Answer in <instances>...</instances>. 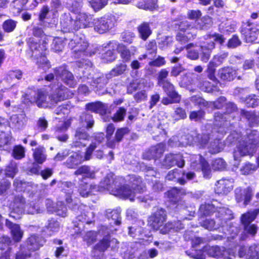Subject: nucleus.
<instances>
[{
	"label": "nucleus",
	"instance_id": "nucleus-1",
	"mask_svg": "<svg viewBox=\"0 0 259 259\" xmlns=\"http://www.w3.org/2000/svg\"><path fill=\"white\" fill-rule=\"evenodd\" d=\"M227 140L230 143L238 142L237 149L234 152V159L237 160L241 157L252 155L255 152L259 143V132L251 131L242 137L240 133L234 131L228 137Z\"/></svg>",
	"mask_w": 259,
	"mask_h": 259
},
{
	"label": "nucleus",
	"instance_id": "nucleus-2",
	"mask_svg": "<svg viewBox=\"0 0 259 259\" xmlns=\"http://www.w3.org/2000/svg\"><path fill=\"white\" fill-rule=\"evenodd\" d=\"M25 199L22 195L16 196L12 204L13 211L11 212L10 216L17 219L20 218V215L25 211L31 214L40 212L41 209L38 204H35L32 201L27 205V209L25 210Z\"/></svg>",
	"mask_w": 259,
	"mask_h": 259
},
{
	"label": "nucleus",
	"instance_id": "nucleus-3",
	"mask_svg": "<svg viewBox=\"0 0 259 259\" xmlns=\"http://www.w3.org/2000/svg\"><path fill=\"white\" fill-rule=\"evenodd\" d=\"M27 44L32 52V56L37 60V63L40 64L47 65L48 61L45 57L47 50V42L44 40L41 45H38L37 40L34 38L30 37L27 40Z\"/></svg>",
	"mask_w": 259,
	"mask_h": 259
},
{
	"label": "nucleus",
	"instance_id": "nucleus-4",
	"mask_svg": "<svg viewBox=\"0 0 259 259\" xmlns=\"http://www.w3.org/2000/svg\"><path fill=\"white\" fill-rule=\"evenodd\" d=\"M97 147L98 145L96 143H92L87 148L84 156L78 152L72 153L66 161L67 166L69 168H73L84 160H90L92 157L93 151Z\"/></svg>",
	"mask_w": 259,
	"mask_h": 259
},
{
	"label": "nucleus",
	"instance_id": "nucleus-5",
	"mask_svg": "<svg viewBox=\"0 0 259 259\" xmlns=\"http://www.w3.org/2000/svg\"><path fill=\"white\" fill-rule=\"evenodd\" d=\"M207 37L209 40H207L201 46L202 52L201 59L204 62H207L209 59L211 51L214 48V41L218 42L220 44H222L224 42L223 35L220 34L214 33L212 34L208 35Z\"/></svg>",
	"mask_w": 259,
	"mask_h": 259
},
{
	"label": "nucleus",
	"instance_id": "nucleus-6",
	"mask_svg": "<svg viewBox=\"0 0 259 259\" xmlns=\"http://www.w3.org/2000/svg\"><path fill=\"white\" fill-rule=\"evenodd\" d=\"M115 18L112 15H105L101 18L94 19V29L99 33H104L112 29L115 25Z\"/></svg>",
	"mask_w": 259,
	"mask_h": 259
},
{
	"label": "nucleus",
	"instance_id": "nucleus-7",
	"mask_svg": "<svg viewBox=\"0 0 259 259\" xmlns=\"http://www.w3.org/2000/svg\"><path fill=\"white\" fill-rule=\"evenodd\" d=\"M69 47L74 50V52H84L87 55L91 56L95 52L91 53L86 51L89 47V44L82 34L75 35L68 44Z\"/></svg>",
	"mask_w": 259,
	"mask_h": 259
},
{
	"label": "nucleus",
	"instance_id": "nucleus-8",
	"mask_svg": "<svg viewBox=\"0 0 259 259\" xmlns=\"http://www.w3.org/2000/svg\"><path fill=\"white\" fill-rule=\"evenodd\" d=\"M191 167L196 170H201L205 178H209L211 169L208 163L200 155H192L191 157Z\"/></svg>",
	"mask_w": 259,
	"mask_h": 259
},
{
	"label": "nucleus",
	"instance_id": "nucleus-9",
	"mask_svg": "<svg viewBox=\"0 0 259 259\" xmlns=\"http://www.w3.org/2000/svg\"><path fill=\"white\" fill-rule=\"evenodd\" d=\"M107 45L109 48L116 49L121 58L125 62L129 61L137 51L135 47L132 46L129 49L123 44H118L116 41H110Z\"/></svg>",
	"mask_w": 259,
	"mask_h": 259
},
{
	"label": "nucleus",
	"instance_id": "nucleus-10",
	"mask_svg": "<svg viewBox=\"0 0 259 259\" xmlns=\"http://www.w3.org/2000/svg\"><path fill=\"white\" fill-rule=\"evenodd\" d=\"M205 250L209 256L213 257H222L224 259H234L235 258L233 253L225 250L224 247L219 246L207 247L205 248Z\"/></svg>",
	"mask_w": 259,
	"mask_h": 259
},
{
	"label": "nucleus",
	"instance_id": "nucleus-11",
	"mask_svg": "<svg viewBox=\"0 0 259 259\" xmlns=\"http://www.w3.org/2000/svg\"><path fill=\"white\" fill-rule=\"evenodd\" d=\"M124 182V180L121 177H118L115 179L113 178V175L111 173L108 174L104 179L101 182V187L111 190L112 194L115 192L116 188Z\"/></svg>",
	"mask_w": 259,
	"mask_h": 259
},
{
	"label": "nucleus",
	"instance_id": "nucleus-12",
	"mask_svg": "<svg viewBox=\"0 0 259 259\" xmlns=\"http://www.w3.org/2000/svg\"><path fill=\"white\" fill-rule=\"evenodd\" d=\"M234 181L232 179H222L215 184V192L219 194L226 195L233 188Z\"/></svg>",
	"mask_w": 259,
	"mask_h": 259
},
{
	"label": "nucleus",
	"instance_id": "nucleus-13",
	"mask_svg": "<svg viewBox=\"0 0 259 259\" xmlns=\"http://www.w3.org/2000/svg\"><path fill=\"white\" fill-rule=\"evenodd\" d=\"M54 72L57 76H59L61 79L69 87H74L76 82L74 80L72 73L68 71L64 67L61 66L55 69Z\"/></svg>",
	"mask_w": 259,
	"mask_h": 259
},
{
	"label": "nucleus",
	"instance_id": "nucleus-14",
	"mask_svg": "<svg viewBox=\"0 0 259 259\" xmlns=\"http://www.w3.org/2000/svg\"><path fill=\"white\" fill-rule=\"evenodd\" d=\"M166 212L162 208L157 210L149 218V222L151 226L155 230H158L162 227L163 222L165 221Z\"/></svg>",
	"mask_w": 259,
	"mask_h": 259
},
{
	"label": "nucleus",
	"instance_id": "nucleus-15",
	"mask_svg": "<svg viewBox=\"0 0 259 259\" xmlns=\"http://www.w3.org/2000/svg\"><path fill=\"white\" fill-rule=\"evenodd\" d=\"M94 19L93 16L85 13L78 14L75 19V26L76 30L80 28H85L93 25Z\"/></svg>",
	"mask_w": 259,
	"mask_h": 259
},
{
	"label": "nucleus",
	"instance_id": "nucleus-16",
	"mask_svg": "<svg viewBox=\"0 0 259 259\" xmlns=\"http://www.w3.org/2000/svg\"><path fill=\"white\" fill-rule=\"evenodd\" d=\"M235 194L237 202L243 201L245 205L250 201L252 195L251 189L249 187L245 189L240 187L237 188L235 190Z\"/></svg>",
	"mask_w": 259,
	"mask_h": 259
},
{
	"label": "nucleus",
	"instance_id": "nucleus-17",
	"mask_svg": "<svg viewBox=\"0 0 259 259\" xmlns=\"http://www.w3.org/2000/svg\"><path fill=\"white\" fill-rule=\"evenodd\" d=\"M75 20H73L70 14H65L62 16L60 20L61 30L64 32L76 31Z\"/></svg>",
	"mask_w": 259,
	"mask_h": 259
},
{
	"label": "nucleus",
	"instance_id": "nucleus-18",
	"mask_svg": "<svg viewBox=\"0 0 259 259\" xmlns=\"http://www.w3.org/2000/svg\"><path fill=\"white\" fill-rule=\"evenodd\" d=\"M165 146L163 143H159L151 147L149 150L143 154L145 159H150L160 157L165 150Z\"/></svg>",
	"mask_w": 259,
	"mask_h": 259
},
{
	"label": "nucleus",
	"instance_id": "nucleus-19",
	"mask_svg": "<svg viewBox=\"0 0 259 259\" xmlns=\"http://www.w3.org/2000/svg\"><path fill=\"white\" fill-rule=\"evenodd\" d=\"M241 33L247 42H252L256 39L258 31L254 25L248 24L242 28Z\"/></svg>",
	"mask_w": 259,
	"mask_h": 259
},
{
	"label": "nucleus",
	"instance_id": "nucleus-20",
	"mask_svg": "<svg viewBox=\"0 0 259 259\" xmlns=\"http://www.w3.org/2000/svg\"><path fill=\"white\" fill-rule=\"evenodd\" d=\"M120 185H119V186L116 188L113 195L123 198H128L131 201H133L136 192L126 185H124L122 186Z\"/></svg>",
	"mask_w": 259,
	"mask_h": 259
},
{
	"label": "nucleus",
	"instance_id": "nucleus-21",
	"mask_svg": "<svg viewBox=\"0 0 259 259\" xmlns=\"http://www.w3.org/2000/svg\"><path fill=\"white\" fill-rule=\"evenodd\" d=\"M184 228V225L179 221L168 222L159 229L161 234H165L170 232H178Z\"/></svg>",
	"mask_w": 259,
	"mask_h": 259
},
{
	"label": "nucleus",
	"instance_id": "nucleus-22",
	"mask_svg": "<svg viewBox=\"0 0 259 259\" xmlns=\"http://www.w3.org/2000/svg\"><path fill=\"white\" fill-rule=\"evenodd\" d=\"M89 135L84 128H78L76 131L74 141L72 143V147H84L85 144H83L82 142L80 141V140H87L89 139Z\"/></svg>",
	"mask_w": 259,
	"mask_h": 259
},
{
	"label": "nucleus",
	"instance_id": "nucleus-23",
	"mask_svg": "<svg viewBox=\"0 0 259 259\" xmlns=\"http://www.w3.org/2000/svg\"><path fill=\"white\" fill-rule=\"evenodd\" d=\"M43 242L44 240L41 238L35 235H31L26 241V247L28 250L35 251L42 245Z\"/></svg>",
	"mask_w": 259,
	"mask_h": 259
},
{
	"label": "nucleus",
	"instance_id": "nucleus-24",
	"mask_svg": "<svg viewBox=\"0 0 259 259\" xmlns=\"http://www.w3.org/2000/svg\"><path fill=\"white\" fill-rule=\"evenodd\" d=\"M164 92L166 93L175 103H178L180 101L181 97L176 92L174 85L169 81L164 82L161 85Z\"/></svg>",
	"mask_w": 259,
	"mask_h": 259
},
{
	"label": "nucleus",
	"instance_id": "nucleus-25",
	"mask_svg": "<svg viewBox=\"0 0 259 259\" xmlns=\"http://www.w3.org/2000/svg\"><path fill=\"white\" fill-rule=\"evenodd\" d=\"M6 225L11 230L13 239L16 242L20 241L23 235V232L20 229V226L13 224L8 219L6 220Z\"/></svg>",
	"mask_w": 259,
	"mask_h": 259
},
{
	"label": "nucleus",
	"instance_id": "nucleus-26",
	"mask_svg": "<svg viewBox=\"0 0 259 259\" xmlns=\"http://www.w3.org/2000/svg\"><path fill=\"white\" fill-rule=\"evenodd\" d=\"M25 116L23 114L13 115L10 118V126L16 130L22 129L24 125Z\"/></svg>",
	"mask_w": 259,
	"mask_h": 259
},
{
	"label": "nucleus",
	"instance_id": "nucleus-27",
	"mask_svg": "<svg viewBox=\"0 0 259 259\" xmlns=\"http://www.w3.org/2000/svg\"><path fill=\"white\" fill-rule=\"evenodd\" d=\"M35 102L37 105L39 107H50L47 93L44 90H40L37 91Z\"/></svg>",
	"mask_w": 259,
	"mask_h": 259
},
{
	"label": "nucleus",
	"instance_id": "nucleus-28",
	"mask_svg": "<svg viewBox=\"0 0 259 259\" xmlns=\"http://www.w3.org/2000/svg\"><path fill=\"white\" fill-rule=\"evenodd\" d=\"M66 89L65 87H61L56 89L55 92L51 94L49 97L50 103V106L57 104L65 98V91Z\"/></svg>",
	"mask_w": 259,
	"mask_h": 259
},
{
	"label": "nucleus",
	"instance_id": "nucleus-29",
	"mask_svg": "<svg viewBox=\"0 0 259 259\" xmlns=\"http://www.w3.org/2000/svg\"><path fill=\"white\" fill-rule=\"evenodd\" d=\"M118 242L117 239L113 238L109 239L108 238H104L100 241L94 247L95 249L99 251H105L112 244H116Z\"/></svg>",
	"mask_w": 259,
	"mask_h": 259
},
{
	"label": "nucleus",
	"instance_id": "nucleus-30",
	"mask_svg": "<svg viewBox=\"0 0 259 259\" xmlns=\"http://www.w3.org/2000/svg\"><path fill=\"white\" fill-rule=\"evenodd\" d=\"M33 157L34 161L38 164L43 163L47 159L46 151L43 147L39 146L32 149Z\"/></svg>",
	"mask_w": 259,
	"mask_h": 259
},
{
	"label": "nucleus",
	"instance_id": "nucleus-31",
	"mask_svg": "<svg viewBox=\"0 0 259 259\" xmlns=\"http://www.w3.org/2000/svg\"><path fill=\"white\" fill-rule=\"evenodd\" d=\"M86 107L89 110L102 115L105 114L107 110V106L100 102L89 103L86 105Z\"/></svg>",
	"mask_w": 259,
	"mask_h": 259
},
{
	"label": "nucleus",
	"instance_id": "nucleus-32",
	"mask_svg": "<svg viewBox=\"0 0 259 259\" xmlns=\"http://www.w3.org/2000/svg\"><path fill=\"white\" fill-rule=\"evenodd\" d=\"M96 189H97V187L96 185L89 184L85 182H82L79 185V192L81 196L85 197L92 194Z\"/></svg>",
	"mask_w": 259,
	"mask_h": 259
},
{
	"label": "nucleus",
	"instance_id": "nucleus-33",
	"mask_svg": "<svg viewBox=\"0 0 259 259\" xmlns=\"http://www.w3.org/2000/svg\"><path fill=\"white\" fill-rule=\"evenodd\" d=\"M219 75L222 79L230 81L236 77V71L230 67L224 68L219 70Z\"/></svg>",
	"mask_w": 259,
	"mask_h": 259
},
{
	"label": "nucleus",
	"instance_id": "nucleus-34",
	"mask_svg": "<svg viewBox=\"0 0 259 259\" xmlns=\"http://www.w3.org/2000/svg\"><path fill=\"white\" fill-rule=\"evenodd\" d=\"M259 214V208L253 210H250L242 215L241 223L244 225L250 224L253 221L257 215Z\"/></svg>",
	"mask_w": 259,
	"mask_h": 259
},
{
	"label": "nucleus",
	"instance_id": "nucleus-35",
	"mask_svg": "<svg viewBox=\"0 0 259 259\" xmlns=\"http://www.w3.org/2000/svg\"><path fill=\"white\" fill-rule=\"evenodd\" d=\"M137 29L141 38L144 40H146L152 33L149 24L147 22H143Z\"/></svg>",
	"mask_w": 259,
	"mask_h": 259
},
{
	"label": "nucleus",
	"instance_id": "nucleus-36",
	"mask_svg": "<svg viewBox=\"0 0 259 259\" xmlns=\"http://www.w3.org/2000/svg\"><path fill=\"white\" fill-rule=\"evenodd\" d=\"M79 122L82 127L87 129L92 128L94 124L93 116L87 113H83L80 116Z\"/></svg>",
	"mask_w": 259,
	"mask_h": 259
},
{
	"label": "nucleus",
	"instance_id": "nucleus-37",
	"mask_svg": "<svg viewBox=\"0 0 259 259\" xmlns=\"http://www.w3.org/2000/svg\"><path fill=\"white\" fill-rule=\"evenodd\" d=\"M106 216L108 220L111 219L114 224L118 225L120 224V213L117 210L108 209L106 211Z\"/></svg>",
	"mask_w": 259,
	"mask_h": 259
},
{
	"label": "nucleus",
	"instance_id": "nucleus-38",
	"mask_svg": "<svg viewBox=\"0 0 259 259\" xmlns=\"http://www.w3.org/2000/svg\"><path fill=\"white\" fill-rule=\"evenodd\" d=\"M128 181L132 184V187L136 191L141 192L143 189V185L141 178L135 175L129 176Z\"/></svg>",
	"mask_w": 259,
	"mask_h": 259
},
{
	"label": "nucleus",
	"instance_id": "nucleus-39",
	"mask_svg": "<svg viewBox=\"0 0 259 259\" xmlns=\"http://www.w3.org/2000/svg\"><path fill=\"white\" fill-rule=\"evenodd\" d=\"M180 172L181 170L177 168H175L169 171L166 178L168 180H173L176 179L179 183L181 185H184L186 182L184 178L180 177L181 175Z\"/></svg>",
	"mask_w": 259,
	"mask_h": 259
},
{
	"label": "nucleus",
	"instance_id": "nucleus-40",
	"mask_svg": "<svg viewBox=\"0 0 259 259\" xmlns=\"http://www.w3.org/2000/svg\"><path fill=\"white\" fill-rule=\"evenodd\" d=\"M217 213L218 214V217L225 221L231 220L233 218L232 211L227 208H220ZM215 215L217 216V214H216Z\"/></svg>",
	"mask_w": 259,
	"mask_h": 259
},
{
	"label": "nucleus",
	"instance_id": "nucleus-41",
	"mask_svg": "<svg viewBox=\"0 0 259 259\" xmlns=\"http://www.w3.org/2000/svg\"><path fill=\"white\" fill-rule=\"evenodd\" d=\"M157 0H143V2H139L137 6L144 10H153L156 5Z\"/></svg>",
	"mask_w": 259,
	"mask_h": 259
},
{
	"label": "nucleus",
	"instance_id": "nucleus-42",
	"mask_svg": "<svg viewBox=\"0 0 259 259\" xmlns=\"http://www.w3.org/2000/svg\"><path fill=\"white\" fill-rule=\"evenodd\" d=\"M209 140L208 134H198L195 139V142L199 148H203L206 146Z\"/></svg>",
	"mask_w": 259,
	"mask_h": 259
},
{
	"label": "nucleus",
	"instance_id": "nucleus-43",
	"mask_svg": "<svg viewBox=\"0 0 259 259\" xmlns=\"http://www.w3.org/2000/svg\"><path fill=\"white\" fill-rule=\"evenodd\" d=\"M259 259V246L252 245L247 249L246 259Z\"/></svg>",
	"mask_w": 259,
	"mask_h": 259
},
{
	"label": "nucleus",
	"instance_id": "nucleus-44",
	"mask_svg": "<svg viewBox=\"0 0 259 259\" xmlns=\"http://www.w3.org/2000/svg\"><path fill=\"white\" fill-rule=\"evenodd\" d=\"M74 175L76 176L84 175L87 177L90 178H94L95 176L94 172L91 171L90 167L85 165L82 166L78 168L74 172Z\"/></svg>",
	"mask_w": 259,
	"mask_h": 259
},
{
	"label": "nucleus",
	"instance_id": "nucleus-45",
	"mask_svg": "<svg viewBox=\"0 0 259 259\" xmlns=\"http://www.w3.org/2000/svg\"><path fill=\"white\" fill-rule=\"evenodd\" d=\"M64 46V44L62 38L56 37L53 39L51 48L55 52H59L62 51Z\"/></svg>",
	"mask_w": 259,
	"mask_h": 259
},
{
	"label": "nucleus",
	"instance_id": "nucleus-46",
	"mask_svg": "<svg viewBox=\"0 0 259 259\" xmlns=\"http://www.w3.org/2000/svg\"><path fill=\"white\" fill-rule=\"evenodd\" d=\"M25 148L21 145L15 146L13 150V156L16 159H21L25 156Z\"/></svg>",
	"mask_w": 259,
	"mask_h": 259
},
{
	"label": "nucleus",
	"instance_id": "nucleus-47",
	"mask_svg": "<svg viewBox=\"0 0 259 259\" xmlns=\"http://www.w3.org/2000/svg\"><path fill=\"white\" fill-rule=\"evenodd\" d=\"M212 21L210 17H204L197 22L196 27L197 29H205L209 27Z\"/></svg>",
	"mask_w": 259,
	"mask_h": 259
},
{
	"label": "nucleus",
	"instance_id": "nucleus-48",
	"mask_svg": "<svg viewBox=\"0 0 259 259\" xmlns=\"http://www.w3.org/2000/svg\"><path fill=\"white\" fill-rule=\"evenodd\" d=\"M33 34L36 37H40L41 38L40 40H38L39 42L37 43L38 45H41L44 40H46V42L48 43V39L47 37L44 34V31L41 28L38 27H34L33 29ZM34 39L36 40L37 42H38V40L36 38Z\"/></svg>",
	"mask_w": 259,
	"mask_h": 259
},
{
	"label": "nucleus",
	"instance_id": "nucleus-49",
	"mask_svg": "<svg viewBox=\"0 0 259 259\" xmlns=\"http://www.w3.org/2000/svg\"><path fill=\"white\" fill-rule=\"evenodd\" d=\"M108 44L105 46V48H109V50L107 51L104 54L102 55V58L106 62L113 61L116 58V55L115 53V49L109 48Z\"/></svg>",
	"mask_w": 259,
	"mask_h": 259
},
{
	"label": "nucleus",
	"instance_id": "nucleus-50",
	"mask_svg": "<svg viewBox=\"0 0 259 259\" xmlns=\"http://www.w3.org/2000/svg\"><path fill=\"white\" fill-rule=\"evenodd\" d=\"M97 233L95 231L87 232L83 236L84 241L86 242L88 245H90L95 242L97 240Z\"/></svg>",
	"mask_w": 259,
	"mask_h": 259
},
{
	"label": "nucleus",
	"instance_id": "nucleus-51",
	"mask_svg": "<svg viewBox=\"0 0 259 259\" xmlns=\"http://www.w3.org/2000/svg\"><path fill=\"white\" fill-rule=\"evenodd\" d=\"M94 217V212L89 210L86 212V213L82 214L81 215H78L77 217V219L81 222H83L86 223L87 224H90L93 222V219Z\"/></svg>",
	"mask_w": 259,
	"mask_h": 259
},
{
	"label": "nucleus",
	"instance_id": "nucleus-52",
	"mask_svg": "<svg viewBox=\"0 0 259 259\" xmlns=\"http://www.w3.org/2000/svg\"><path fill=\"white\" fill-rule=\"evenodd\" d=\"M126 110L123 107L119 108L113 114L112 119L114 122L122 121L125 115Z\"/></svg>",
	"mask_w": 259,
	"mask_h": 259
},
{
	"label": "nucleus",
	"instance_id": "nucleus-53",
	"mask_svg": "<svg viewBox=\"0 0 259 259\" xmlns=\"http://www.w3.org/2000/svg\"><path fill=\"white\" fill-rule=\"evenodd\" d=\"M17 22L12 20L9 19L6 20L3 24V28L5 31L7 32H12L16 27Z\"/></svg>",
	"mask_w": 259,
	"mask_h": 259
},
{
	"label": "nucleus",
	"instance_id": "nucleus-54",
	"mask_svg": "<svg viewBox=\"0 0 259 259\" xmlns=\"http://www.w3.org/2000/svg\"><path fill=\"white\" fill-rule=\"evenodd\" d=\"M193 44L188 45L186 48L187 50V57L191 60H197L199 58L198 51L194 49H191Z\"/></svg>",
	"mask_w": 259,
	"mask_h": 259
},
{
	"label": "nucleus",
	"instance_id": "nucleus-55",
	"mask_svg": "<svg viewBox=\"0 0 259 259\" xmlns=\"http://www.w3.org/2000/svg\"><path fill=\"white\" fill-rule=\"evenodd\" d=\"M181 193V190L176 188H174L168 191L167 195L170 201L175 202L180 198Z\"/></svg>",
	"mask_w": 259,
	"mask_h": 259
},
{
	"label": "nucleus",
	"instance_id": "nucleus-56",
	"mask_svg": "<svg viewBox=\"0 0 259 259\" xmlns=\"http://www.w3.org/2000/svg\"><path fill=\"white\" fill-rule=\"evenodd\" d=\"M71 124V121L70 119H64L63 122H60L55 127V132L56 133H60L67 131L68 128Z\"/></svg>",
	"mask_w": 259,
	"mask_h": 259
},
{
	"label": "nucleus",
	"instance_id": "nucleus-57",
	"mask_svg": "<svg viewBox=\"0 0 259 259\" xmlns=\"http://www.w3.org/2000/svg\"><path fill=\"white\" fill-rule=\"evenodd\" d=\"M108 0H90V3L91 7L95 11L103 8L107 4Z\"/></svg>",
	"mask_w": 259,
	"mask_h": 259
},
{
	"label": "nucleus",
	"instance_id": "nucleus-58",
	"mask_svg": "<svg viewBox=\"0 0 259 259\" xmlns=\"http://www.w3.org/2000/svg\"><path fill=\"white\" fill-rule=\"evenodd\" d=\"M214 207L210 204H202L199 208V212L203 215H208L213 211Z\"/></svg>",
	"mask_w": 259,
	"mask_h": 259
},
{
	"label": "nucleus",
	"instance_id": "nucleus-59",
	"mask_svg": "<svg viewBox=\"0 0 259 259\" xmlns=\"http://www.w3.org/2000/svg\"><path fill=\"white\" fill-rule=\"evenodd\" d=\"M176 163H177V162L175 161V154L170 153L165 155L163 162L164 166L169 168L175 165Z\"/></svg>",
	"mask_w": 259,
	"mask_h": 259
},
{
	"label": "nucleus",
	"instance_id": "nucleus-60",
	"mask_svg": "<svg viewBox=\"0 0 259 259\" xmlns=\"http://www.w3.org/2000/svg\"><path fill=\"white\" fill-rule=\"evenodd\" d=\"M56 210L54 212H56L57 214L62 217H64L67 214V208L62 201H59L56 204L55 207Z\"/></svg>",
	"mask_w": 259,
	"mask_h": 259
},
{
	"label": "nucleus",
	"instance_id": "nucleus-61",
	"mask_svg": "<svg viewBox=\"0 0 259 259\" xmlns=\"http://www.w3.org/2000/svg\"><path fill=\"white\" fill-rule=\"evenodd\" d=\"M107 77L103 76L94 78L91 84L94 87L102 88L107 83Z\"/></svg>",
	"mask_w": 259,
	"mask_h": 259
},
{
	"label": "nucleus",
	"instance_id": "nucleus-62",
	"mask_svg": "<svg viewBox=\"0 0 259 259\" xmlns=\"http://www.w3.org/2000/svg\"><path fill=\"white\" fill-rule=\"evenodd\" d=\"M168 74V71L165 69H161L160 71L158 73L157 83L159 86L164 83V82L169 81L168 80L165 79L167 77Z\"/></svg>",
	"mask_w": 259,
	"mask_h": 259
},
{
	"label": "nucleus",
	"instance_id": "nucleus-63",
	"mask_svg": "<svg viewBox=\"0 0 259 259\" xmlns=\"http://www.w3.org/2000/svg\"><path fill=\"white\" fill-rule=\"evenodd\" d=\"M256 169V167L255 165L249 163H247L241 168L240 171L242 174L246 175L251 174Z\"/></svg>",
	"mask_w": 259,
	"mask_h": 259
},
{
	"label": "nucleus",
	"instance_id": "nucleus-64",
	"mask_svg": "<svg viewBox=\"0 0 259 259\" xmlns=\"http://www.w3.org/2000/svg\"><path fill=\"white\" fill-rule=\"evenodd\" d=\"M18 172V168L15 164H11L7 167L5 170V175L7 177L14 178Z\"/></svg>",
	"mask_w": 259,
	"mask_h": 259
}]
</instances>
